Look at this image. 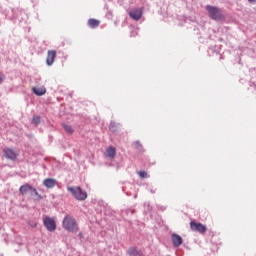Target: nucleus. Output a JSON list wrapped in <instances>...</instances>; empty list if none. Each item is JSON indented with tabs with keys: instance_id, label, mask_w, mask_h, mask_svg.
Wrapping results in <instances>:
<instances>
[{
	"instance_id": "a211bd4d",
	"label": "nucleus",
	"mask_w": 256,
	"mask_h": 256,
	"mask_svg": "<svg viewBox=\"0 0 256 256\" xmlns=\"http://www.w3.org/2000/svg\"><path fill=\"white\" fill-rule=\"evenodd\" d=\"M32 123H34V125H39V123H41V117L34 116L32 119Z\"/></svg>"
},
{
	"instance_id": "5701e85b",
	"label": "nucleus",
	"mask_w": 256,
	"mask_h": 256,
	"mask_svg": "<svg viewBox=\"0 0 256 256\" xmlns=\"http://www.w3.org/2000/svg\"><path fill=\"white\" fill-rule=\"evenodd\" d=\"M79 235H80V237H82V235H83V234H82V233H80Z\"/></svg>"
},
{
	"instance_id": "6e6552de",
	"label": "nucleus",
	"mask_w": 256,
	"mask_h": 256,
	"mask_svg": "<svg viewBox=\"0 0 256 256\" xmlns=\"http://www.w3.org/2000/svg\"><path fill=\"white\" fill-rule=\"evenodd\" d=\"M129 16L131 19H134V21H139L141 17H143V9L137 8L129 12Z\"/></svg>"
},
{
	"instance_id": "6ab92c4d",
	"label": "nucleus",
	"mask_w": 256,
	"mask_h": 256,
	"mask_svg": "<svg viewBox=\"0 0 256 256\" xmlns=\"http://www.w3.org/2000/svg\"><path fill=\"white\" fill-rule=\"evenodd\" d=\"M32 191L34 192V195H36V197H37L38 199H43V197H41V194H39V192H37V189L32 188Z\"/></svg>"
},
{
	"instance_id": "ddd939ff",
	"label": "nucleus",
	"mask_w": 256,
	"mask_h": 256,
	"mask_svg": "<svg viewBox=\"0 0 256 256\" xmlns=\"http://www.w3.org/2000/svg\"><path fill=\"white\" fill-rule=\"evenodd\" d=\"M88 25L89 27H91V29H97V27H99V25H101V22L97 19H89L88 20Z\"/></svg>"
},
{
	"instance_id": "4be33fe9",
	"label": "nucleus",
	"mask_w": 256,
	"mask_h": 256,
	"mask_svg": "<svg viewBox=\"0 0 256 256\" xmlns=\"http://www.w3.org/2000/svg\"><path fill=\"white\" fill-rule=\"evenodd\" d=\"M250 3H256V0H248Z\"/></svg>"
},
{
	"instance_id": "b1692460",
	"label": "nucleus",
	"mask_w": 256,
	"mask_h": 256,
	"mask_svg": "<svg viewBox=\"0 0 256 256\" xmlns=\"http://www.w3.org/2000/svg\"><path fill=\"white\" fill-rule=\"evenodd\" d=\"M136 145H139V142H136Z\"/></svg>"
},
{
	"instance_id": "7ed1b4c3",
	"label": "nucleus",
	"mask_w": 256,
	"mask_h": 256,
	"mask_svg": "<svg viewBox=\"0 0 256 256\" xmlns=\"http://www.w3.org/2000/svg\"><path fill=\"white\" fill-rule=\"evenodd\" d=\"M206 11H208L209 17L212 18L213 21H221V19H223V12L215 6H206Z\"/></svg>"
},
{
	"instance_id": "4468645a",
	"label": "nucleus",
	"mask_w": 256,
	"mask_h": 256,
	"mask_svg": "<svg viewBox=\"0 0 256 256\" xmlns=\"http://www.w3.org/2000/svg\"><path fill=\"white\" fill-rule=\"evenodd\" d=\"M33 93L38 96L45 95V93H47V89L45 87H34Z\"/></svg>"
},
{
	"instance_id": "9d476101",
	"label": "nucleus",
	"mask_w": 256,
	"mask_h": 256,
	"mask_svg": "<svg viewBox=\"0 0 256 256\" xmlns=\"http://www.w3.org/2000/svg\"><path fill=\"white\" fill-rule=\"evenodd\" d=\"M172 242L174 247H181L183 245V238L179 234H172Z\"/></svg>"
},
{
	"instance_id": "f257e3e1",
	"label": "nucleus",
	"mask_w": 256,
	"mask_h": 256,
	"mask_svg": "<svg viewBox=\"0 0 256 256\" xmlns=\"http://www.w3.org/2000/svg\"><path fill=\"white\" fill-rule=\"evenodd\" d=\"M62 227L70 233H77V231H79V226H77V220H75L71 215H66L64 217Z\"/></svg>"
},
{
	"instance_id": "f03ea898",
	"label": "nucleus",
	"mask_w": 256,
	"mask_h": 256,
	"mask_svg": "<svg viewBox=\"0 0 256 256\" xmlns=\"http://www.w3.org/2000/svg\"><path fill=\"white\" fill-rule=\"evenodd\" d=\"M67 190L77 199V201H85V199H87V192L83 191L79 186L68 187Z\"/></svg>"
},
{
	"instance_id": "412c9836",
	"label": "nucleus",
	"mask_w": 256,
	"mask_h": 256,
	"mask_svg": "<svg viewBox=\"0 0 256 256\" xmlns=\"http://www.w3.org/2000/svg\"><path fill=\"white\" fill-rule=\"evenodd\" d=\"M0 83H3V74L0 73Z\"/></svg>"
},
{
	"instance_id": "39448f33",
	"label": "nucleus",
	"mask_w": 256,
	"mask_h": 256,
	"mask_svg": "<svg viewBox=\"0 0 256 256\" xmlns=\"http://www.w3.org/2000/svg\"><path fill=\"white\" fill-rule=\"evenodd\" d=\"M43 223L44 227L47 229V231H50L53 233L55 229H57V223L55 222V219L49 217V216H44L43 217Z\"/></svg>"
},
{
	"instance_id": "f8f14e48",
	"label": "nucleus",
	"mask_w": 256,
	"mask_h": 256,
	"mask_svg": "<svg viewBox=\"0 0 256 256\" xmlns=\"http://www.w3.org/2000/svg\"><path fill=\"white\" fill-rule=\"evenodd\" d=\"M115 155H117L115 147H108L106 149V157H109V159H115Z\"/></svg>"
},
{
	"instance_id": "20e7f679",
	"label": "nucleus",
	"mask_w": 256,
	"mask_h": 256,
	"mask_svg": "<svg viewBox=\"0 0 256 256\" xmlns=\"http://www.w3.org/2000/svg\"><path fill=\"white\" fill-rule=\"evenodd\" d=\"M3 157L8 161H17V157H19V152L14 148H4L2 150Z\"/></svg>"
},
{
	"instance_id": "1a4fd4ad",
	"label": "nucleus",
	"mask_w": 256,
	"mask_h": 256,
	"mask_svg": "<svg viewBox=\"0 0 256 256\" xmlns=\"http://www.w3.org/2000/svg\"><path fill=\"white\" fill-rule=\"evenodd\" d=\"M57 57V52L55 50H49L47 54L46 63L51 66L55 63V58Z\"/></svg>"
},
{
	"instance_id": "aec40b11",
	"label": "nucleus",
	"mask_w": 256,
	"mask_h": 256,
	"mask_svg": "<svg viewBox=\"0 0 256 256\" xmlns=\"http://www.w3.org/2000/svg\"><path fill=\"white\" fill-rule=\"evenodd\" d=\"M109 129H110V131H115V123H111L109 125Z\"/></svg>"
},
{
	"instance_id": "0eeeda50",
	"label": "nucleus",
	"mask_w": 256,
	"mask_h": 256,
	"mask_svg": "<svg viewBox=\"0 0 256 256\" xmlns=\"http://www.w3.org/2000/svg\"><path fill=\"white\" fill-rule=\"evenodd\" d=\"M42 184L44 187H46V189H53L59 185V182L55 178H46L43 180Z\"/></svg>"
},
{
	"instance_id": "9b49d317",
	"label": "nucleus",
	"mask_w": 256,
	"mask_h": 256,
	"mask_svg": "<svg viewBox=\"0 0 256 256\" xmlns=\"http://www.w3.org/2000/svg\"><path fill=\"white\" fill-rule=\"evenodd\" d=\"M29 191H33V187L29 184H24L19 188L21 195H27Z\"/></svg>"
},
{
	"instance_id": "423d86ee",
	"label": "nucleus",
	"mask_w": 256,
	"mask_h": 256,
	"mask_svg": "<svg viewBox=\"0 0 256 256\" xmlns=\"http://www.w3.org/2000/svg\"><path fill=\"white\" fill-rule=\"evenodd\" d=\"M190 229L192 231H196L197 233H205V231H207V226L203 225L202 223H197L195 221H191Z\"/></svg>"
},
{
	"instance_id": "f3484780",
	"label": "nucleus",
	"mask_w": 256,
	"mask_h": 256,
	"mask_svg": "<svg viewBox=\"0 0 256 256\" xmlns=\"http://www.w3.org/2000/svg\"><path fill=\"white\" fill-rule=\"evenodd\" d=\"M138 175L141 179H147V177H149V175L147 174V171L145 170L139 171Z\"/></svg>"
},
{
	"instance_id": "dca6fc26",
	"label": "nucleus",
	"mask_w": 256,
	"mask_h": 256,
	"mask_svg": "<svg viewBox=\"0 0 256 256\" xmlns=\"http://www.w3.org/2000/svg\"><path fill=\"white\" fill-rule=\"evenodd\" d=\"M63 129L68 133L69 135H73V127L69 124H63L62 125Z\"/></svg>"
},
{
	"instance_id": "2eb2a0df",
	"label": "nucleus",
	"mask_w": 256,
	"mask_h": 256,
	"mask_svg": "<svg viewBox=\"0 0 256 256\" xmlns=\"http://www.w3.org/2000/svg\"><path fill=\"white\" fill-rule=\"evenodd\" d=\"M128 255L130 256H143V254H141V251L137 250V248L132 247L128 249Z\"/></svg>"
}]
</instances>
